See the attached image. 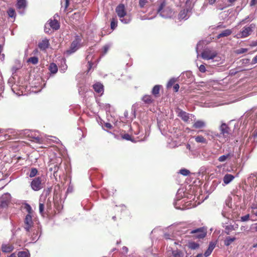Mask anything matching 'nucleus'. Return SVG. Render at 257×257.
Masks as SVG:
<instances>
[{
	"label": "nucleus",
	"instance_id": "nucleus-53",
	"mask_svg": "<svg viewBox=\"0 0 257 257\" xmlns=\"http://www.w3.org/2000/svg\"><path fill=\"white\" fill-rule=\"evenodd\" d=\"M179 88V85L178 84H176L173 87V89L175 92H177Z\"/></svg>",
	"mask_w": 257,
	"mask_h": 257
},
{
	"label": "nucleus",
	"instance_id": "nucleus-30",
	"mask_svg": "<svg viewBox=\"0 0 257 257\" xmlns=\"http://www.w3.org/2000/svg\"><path fill=\"white\" fill-rule=\"evenodd\" d=\"M160 87L161 85H156L153 87L152 89V93L156 97H157L159 94Z\"/></svg>",
	"mask_w": 257,
	"mask_h": 257
},
{
	"label": "nucleus",
	"instance_id": "nucleus-51",
	"mask_svg": "<svg viewBox=\"0 0 257 257\" xmlns=\"http://www.w3.org/2000/svg\"><path fill=\"white\" fill-rule=\"evenodd\" d=\"M199 71L202 73L206 71V68L204 65H201L199 67Z\"/></svg>",
	"mask_w": 257,
	"mask_h": 257
},
{
	"label": "nucleus",
	"instance_id": "nucleus-11",
	"mask_svg": "<svg viewBox=\"0 0 257 257\" xmlns=\"http://www.w3.org/2000/svg\"><path fill=\"white\" fill-rule=\"evenodd\" d=\"M220 131L221 132L220 135H222L224 138H226L229 135V128L225 123H222L220 126Z\"/></svg>",
	"mask_w": 257,
	"mask_h": 257
},
{
	"label": "nucleus",
	"instance_id": "nucleus-58",
	"mask_svg": "<svg viewBox=\"0 0 257 257\" xmlns=\"http://www.w3.org/2000/svg\"><path fill=\"white\" fill-rule=\"evenodd\" d=\"M257 63V55L253 58L252 60V64H255Z\"/></svg>",
	"mask_w": 257,
	"mask_h": 257
},
{
	"label": "nucleus",
	"instance_id": "nucleus-4",
	"mask_svg": "<svg viewBox=\"0 0 257 257\" xmlns=\"http://www.w3.org/2000/svg\"><path fill=\"white\" fill-rule=\"evenodd\" d=\"M11 195L9 193H4L0 197V214L4 209L7 208L11 203Z\"/></svg>",
	"mask_w": 257,
	"mask_h": 257
},
{
	"label": "nucleus",
	"instance_id": "nucleus-46",
	"mask_svg": "<svg viewBox=\"0 0 257 257\" xmlns=\"http://www.w3.org/2000/svg\"><path fill=\"white\" fill-rule=\"evenodd\" d=\"M249 218V215L246 214L244 216H241L240 218V220L243 222L246 221L248 220Z\"/></svg>",
	"mask_w": 257,
	"mask_h": 257
},
{
	"label": "nucleus",
	"instance_id": "nucleus-20",
	"mask_svg": "<svg viewBox=\"0 0 257 257\" xmlns=\"http://www.w3.org/2000/svg\"><path fill=\"white\" fill-rule=\"evenodd\" d=\"M254 19L253 15L250 14L245 18L242 20L238 24L239 25H243L248 22H251Z\"/></svg>",
	"mask_w": 257,
	"mask_h": 257
},
{
	"label": "nucleus",
	"instance_id": "nucleus-62",
	"mask_svg": "<svg viewBox=\"0 0 257 257\" xmlns=\"http://www.w3.org/2000/svg\"><path fill=\"white\" fill-rule=\"evenodd\" d=\"M122 249H123V250L124 251H125V252H127V250H128V248H127L126 247H125V246H123V247H122Z\"/></svg>",
	"mask_w": 257,
	"mask_h": 257
},
{
	"label": "nucleus",
	"instance_id": "nucleus-33",
	"mask_svg": "<svg viewBox=\"0 0 257 257\" xmlns=\"http://www.w3.org/2000/svg\"><path fill=\"white\" fill-rule=\"evenodd\" d=\"M188 245L189 248H190L192 249H197L199 247V246L198 243H197L195 242H194V241L189 242Z\"/></svg>",
	"mask_w": 257,
	"mask_h": 257
},
{
	"label": "nucleus",
	"instance_id": "nucleus-54",
	"mask_svg": "<svg viewBox=\"0 0 257 257\" xmlns=\"http://www.w3.org/2000/svg\"><path fill=\"white\" fill-rule=\"evenodd\" d=\"M252 228L256 232H257V223H254L252 225Z\"/></svg>",
	"mask_w": 257,
	"mask_h": 257
},
{
	"label": "nucleus",
	"instance_id": "nucleus-18",
	"mask_svg": "<svg viewBox=\"0 0 257 257\" xmlns=\"http://www.w3.org/2000/svg\"><path fill=\"white\" fill-rule=\"evenodd\" d=\"M234 178V176L229 174H226L224 175L223 178V181L224 185L228 184Z\"/></svg>",
	"mask_w": 257,
	"mask_h": 257
},
{
	"label": "nucleus",
	"instance_id": "nucleus-27",
	"mask_svg": "<svg viewBox=\"0 0 257 257\" xmlns=\"http://www.w3.org/2000/svg\"><path fill=\"white\" fill-rule=\"evenodd\" d=\"M215 247V244L213 243H210L209 244V247L207 250L204 252V256L206 257L208 256L212 252V250Z\"/></svg>",
	"mask_w": 257,
	"mask_h": 257
},
{
	"label": "nucleus",
	"instance_id": "nucleus-37",
	"mask_svg": "<svg viewBox=\"0 0 257 257\" xmlns=\"http://www.w3.org/2000/svg\"><path fill=\"white\" fill-rule=\"evenodd\" d=\"M38 170L36 168H32L29 174V177L31 178L34 177L37 174Z\"/></svg>",
	"mask_w": 257,
	"mask_h": 257
},
{
	"label": "nucleus",
	"instance_id": "nucleus-64",
	"mask_svg": "<svg viewBox=\"0 0 257 257\" xmlns=\"http://www.w3.org/2000/svg\"><path fill=\"white\" fill-rule=\"evenodd\" d=\"M236 0H228V2L231 4H233Z\"/></svg>",
	"mask_w": 257,
	"mask_h": 257
},
{
	"label": "nucleus",
	"instance_id": "nucleus-45",
	"mask_svg": "<svg viewBox=\"0 0 257 257\" xmlns=\"http://www.w3.org/2000/svg\"><path fill=\"white\" fill-rule=\"evenodd\" d=\"M247 51V49L246 48H240L236 50L237 54H242Z\"/></svg>",
	"mask_w": 257,
	"mask_h": 257
},
{
	"label": "nucleus",
	"instance_id": "nucleus-59",
	"mask_svg": "<svg viewBox=\"0 0 257 257\" xmlns=\"http://www.w3.org/2000/svg\"><path fill=\"white\" fill-rule=\"evenodd\" d=\"M105 126L108 128H111L112 127V125L110 123H106L105 124Z\"/></svg>",
	"mask_w": 257,
	"mask_h": 257
},
{
	"label": "nucleus",
	"instance_id": "nucleus-2",
	"mask_svg": "<svg viewBox=\"0 0 257 257\" xmlns=\"http://www.w3.org/2000/svg\"><path fill=\"white\" fill-rule=\"evenodd\" d=\"M115 12L121 23L126 24L131 21V16L127 13L123 4H119L115 8Z\"/></svg>",
	"mask_w": 257,
	"mask_h": 257
},
{
	"label": "nucleus",
	"instance_id": "nucleus-14",
	"mask_svg": "<svg viewBox=\"0 0 257 257\" xmlns=\"http://www.w3.org/2000/svg\"><path fill=\"white\" fill-rule=\"evenodd\" d=\"M49 46V40L44 39L39 42L38 46L39 48L42 50H45L48 48Z\"/></svg>",
	"mask_w": 257,
	"mask_h": 257
},
{
	"label": "nucleus",
	"instance_id": "nucleus-25",
	"mask_svg": "<svg viewBox=\"0 0 257 257\" xmlns=\"http://www.w3.org/2000/svg\"><path fill=\"white\" fill-rule=\"evenodd\" d=\"M204 132L205 135L208 136L209 138H211V139H214L215 137H220V135H219V134L210 131H205Z\"/></svg>",
	"mask_w": 257,
	"mask_h": 257
},
{
	"label": "nucleus",
	"instance_id": "nucleus-3",
	"mask_svg": "<svg viewBox=\"0 0 257 257\" xmlns=\"http://www.w3.org/2000/svg\"><path fill=\"white\" fill-rule=\"evenodd\" d=\"M256 25L254 23H251L248 25H246L243 27L241 31H240L236 35L237 38H244L249 36L253 30L255 29Z\"/></svg>",
	"mask_w": 257,
	"mask_h": 257
},
{
	"label": "nucleus",
	"instance_id": "nucleus-35",
	"mask_svg": "<svg viewBox=\"0 0 257 257\" xmlns=\"http://www.w3.org/2000/svg\"><path fill=\"white\" fill-rule=\"evenodd\" d=\"M173 255L174 257H183L184 253L179 250H176L173 251Z\"/></svg>",
	"mask_w": 257,
	"mask_h": 257
},
{
	"label": "nucleus",
	"instance_id": "nucleus-28",
	"mask_svg": "<svg viewBox=\"0 0 257 257\" xmlns=\"http://www.w3.org/2000/svg\"><path fill=\"white\" fill-rule=\"evenodd\" d=\"M194 138H195V141L197 143H204V144L207 143V141H206V139L204 138L202 136H197L196 137H195Z\"/></svg>",
	"mask_w": 257,
	"mask_h": 257
},
{
	"label": "nucleus",
	"instance_id": "nucleus-22",
	"mask_svg": "<svg viewBox=\"0 0 257 257\" xmlns=\"http://www.w3.org/2000/svg\"><path fill=\"white\" fill-rule=\"evenodd\" d=\"M232 33V31L230 29H226L218 35L217 38L219 39L221 37H227Z\"/></svg>",
	"mask_w": 257,
	"mask_h": 257
},
{
	"label": "nucleus",
	"instance_id": "nucleus-26",
	"mask_svg": "<svg viewBox=\"0 0 257 257\" xmlns=\"http://www.w3.org/2000/svg\"><path fill=\"white\" fill-rule=\"evenodd\" d=\"M233 156V154L231 153L230 152H229L227 154L225 155H222L220 156L218 160L220 162H225L227 159L230 158Z\"/></svg>",
	"mask_w": 257,
	"mask_h": 257
},
{
	"label": "nucleus",
	"instance_id": "nucleus-7",
	"mask_svg": "<svg viewBox=\"0 0 257 257\" xmlns=\"http://www.w3.org/2000/svg\"><path fill=\"white\" fill-rule=\"evenodd\" d=\"M31 188L35 191H39L43 188V183L42 182V179L41 177H38L35 178L32 180L31 183Z\"/></svg>",
	"mask_w": 257,
	"mask_h": 257
},
{
	"label": "nucleus",
	"instance_id": "nucleus-42",
	"mask_svg": "<svg viewBox=\"0 0 257 257\" xmlns=\"http://www.w3.org/2000/svg\"><path fill=\"white\" fill-rule=\"evenodd\" d=\"M148 3V0H140L139 5L141 8H143Z\"/></svg>",
	"mask_w": 257,
	"mask_h": 257
},
{
	"label": "nucleus",
	"instance_id": "nucleus-49",
	"mask_svg": "<svg viewBox=\"0 0 257 257\" xmlns=\"http://www.w3.org/2000/svg\"><path fill=\"white\" fill-rule=\"evenodd\" d=\"M122 139H125L127 141H132L131 140V137L128 134H124L122 137Z\"/></svg>",
	"mask_w": 257,
	"mask_h": 257
},
{
	"label": "nucleus",
	"instance_id": "nucleus-41",
	"mask_svg": "<svg viewBox=\"0 0 257 257\" xmlns=\"http://www.w3.org/2000/svg\"><path fill=\"white\" fill-rule=\"evenodd\" d=\"M8 13L9 17H10L11 18L14 17L15 16V12L12 9H10L8 11Z\"/></svg>",
	"mask_w": 257,
	"mask_h": 257
},
{
	"label": "nucleus",
	"instance_id": "nucleus-31",
	"mask_svg": "<svg viewBox=\"0 0 257 257\" xmlns=\"http://www.w3.org/2000/svg\"><path fill=\"white\" fill-rule=\"evenodd\" d=\"M61 162H62L61 159L59 158L58 160V162L57 163V164L54 165V168H53L52 167H51V168H50L49 170L51 171H53L54 174L56 173L59 169V165H60L61 164Z\"/></svg>",
	"mask_w": 257,
	"mask_h": 257
},
{
	"label": "nucleus",
	"instance_id": "nucleus-19",
	"mask_svg": "<svg viewBox=\"0 0 257 257\" xmlns=\"http://www.w3.org/2000/svg\"><path fill=\"white\" fill-rule=\"evenodd\" d=\"M14 249V246L10 244H4L2 245V249L4 252H10Z\"/></svg>",
	"mask_w": 257,
	"mask_h": 257
},
{
	"label": "nucleus",
	"instance_id": "nucleus-61",
	"mask_svg": "<svg viewBox=\"0 0 257 257\" xmlns=\"http://www.w3.org/2000/svg\"><path fill=\"white\" fill-rule=\"evenodd\" d=\"M251 46H257V40L256 41H253L252 42Z\"/></svg>",
	"mask_w": 257,
	"mask_h": 257
},
{
	"label": "nucleus",
	"instance_id": "nucleus-6",
	"mask_svg": "<svg viewBox=\"0 0 257 257\" xmlns=\"http://www.w3.org/2000/svg\"><path fill=\"white\" fill-rule=\"evenodd\" d=\"M166 3L165 2H162L159 6L157 9L158 13H159L162 17L165 18L171 17L172 14V12L171 9H168L167 13H165V11H163L165 8H166Z\"/></svg>",
	"mask_w": 257,
	"mask_h": 257
},
{
	"label": "nucleus",
	"instance_id": "nucleus-56",
	"mask_svg": "<svg viewBox=\"0 0 257 257\" xmlns=\"http://www.w3.org/2000/svg\"><path fill=\"white\" fill-rule=\"evenodd\" d=\"M257 3V0H251L250 5L251 6H254Z\"/></svg>",
	"mask_w": 257,
	"mask_h": 257
},
{
	"label": "nucleus",
	"instance_id": "nucleus-21",
	"mask_svg": "<svg viewBox=\"0 0 257 257\" xmlns=\"http://www.w3.org/2000/svg\"><path fill=\"white\" fill-rule=\"evenodd\" d=\"M178 116L185 122L188 121L189 118V114L183 111H180Z\"/></svg>",
	"mask_w": 257,
	"mask_h": 257
},
{
	"label": "nucleus",
	"instance_id": "nucleus-16",
	"mask_svg": "<svg viewBox=\"0 0 257 257\" xmlns=\"http://www.w3.org/2000/svg\"><path fill=\"white\" fill-rule=\"evenodd\" d=\"M51 28L54 30H57L59 29L60 25L57 20H50L47 24Z\"/></svg>",
	"mask_w": 257,
	"mask_h": 257
},
{
	"label": "nucleus",
	"instance_id": "nucleus-50",
	"mask_svg": "<svg viewBox=\"0 0 257 257\" xmlns=\"http://www.w3.org/2000/svg\"><path fill=\"white\" fill-rule=\"evenodd\" d=\"M32 141L35 142L36 143H40L41 141V139L39 137H35L33 138V140Z\"/></svg>",
	"mask_w": 257,
	"mask_h": 257
},
{
	"label": "nucleus",
	"instance_id": "nucleus-48",
	"mask_svg": "<svg viewBox=\"0 0 257 257\" xmlns=\"http://www.w3.org/2000/svg\"><path fill=\"white\" fill-rule=\"evenodd\" d=\"M37 233H34L33 235H32V240H37L38 238H39V236H38V230L36 231Z\"/></svg>",
	"mask_w": 257,
	"mask_h": 257
},
{
	"label": "nucleus",
	"instance_id": "nucleus-52",
	"mask_svg": "<svg viewBox=\"0 0 257 257\" xmlns=\"http://www.w3.org/2000/svg\"><path fill=\"white\" fill-rule=\"evenodd\" d=\"M64 8L65 10H66L68 7L69 6V0H64Z\"/></svg>",
	"mask_w": 257,
	"mask_h": 257
},
{
	"label": "nucleus",
	"instance_id": "nucleus-39",
	"mask_svg": "<svg viewBox=\"0 0 257 257\" xmlns=\"http://www.w3.org/2000/svg\"><path fill=\"white\" fill-rule=\"evenodd\" d=\"M176 81V79L175 78H171L170 79L169 82H168L167 84V87L168 88H169L172 87V86L175 83V82Z\"/></svg>",
	"mask_w": 257,
	"mask_h": 257
},
{
	"label": "nucleus",
	"instance_id": "nucleus-23",
	"mask_svg": "<svg viewBox=\"0 0 257 257\" xmlns=\"http://www.w3.org/2000/svg\"><path fill=\"white\" fill-rule=\"evenodd\" d=\"M236 239V238L235 237L227 236L224 241V245L225 246H228L229 245H230Z\"/></svg>",
	"mask_w": 257,
	"mask_h": 257
},
{
	"label": "nucleus",
	"instance_id": "nucleus-38",
	"mask_svg": "<svg viewBox=\"0 0 257 257\" xmlns=\"http://www.w3.org/2000/svg\"><path fill=\"white\" fill-rule=\"evenodd\" d=\"M18 257H30V253L28 251H20L18 253Z\"/></svg>",
	"mask_w": 257,
	"mask_h": 257
},
{
	"label": "nucleus",
	"instance_id": "nucleus-40",
	"mask_svg": "<svg viewBox=\"0 0 257 257\" xmlns=\"http://www.w3.org/2000/svg\"><path fill=\"white\" fill-rule=\"evenodd\" d=\"M180 173L183 176H186L190 174V171L186 169H183L180 170Z\"/></svg>",
	"mask_w": 257,
	"mask_h": 257
},
{
	"label": "nucleus",
	"instance_id": "nucleus-5",
	"mask_svg": "<svg viewBox=\"0 0 257 257\" xmlns=\"http://www.w3.org/2000/svg\"><path fill=\"white\" fill-rule=\"evenodd\" d=\"M81 39L79 36H76L75 40L72 42L70 49L66 51L68 54H71L76 51L80 47Z\"/></svg>",
	"mask_w": 257,
	"mask_h": 257
},
{
	"label": "nucleus",
	"instance_id": "nucleus-13",
	"mask_svg": "<svg viewBox=\"0 0 257 257\" xmlns=\"http://www.w3.org/2000/svg\"><path fill=\"white\" fill-rule=\"evenodd\" d=\"M206 122L202 120H197L195 121L193 124V127L196 129H201L206 127Z\"/></svg>",
	"mask_w": 257,
	"mask_h": 257
},
{
	"label": "nucleus",
	"instance_id": "nucleus-55",
	"mask_svg": "<svg viewBox=\"0 0 257 257\" xmlns=\"http://www.w3.org/2000/svg\"><path fill=\"white\" fill-rule=\"evenodd\" d=\"M109 49V47L108 46H105L103 47V54H105L107 53L108 50Z\"/></svg>",
	"mask_w": 257,
	"mask_h": 257
},
{
	"label": "nucleus",
	"instance_id": "nucleus-9",
	"mask_svg": "<svg viewBox=\"0 0 257 257\" xmlns=\"http://www.w3.org/2000/svg\"><path fill=\"white\" fill-rule=\"evenodd\" d=\"M190 233L192 234H195V236L198 238H202L206 235V232L202 228L192 230L191 231Z\"/></svg>",
	"mask_w": 257,
	"mask_h": 257
},
{
	"label": "nucleus",
	"instance_id": "nucleus-43",
	"mask_svg": "<svg viewBox=\"0 0 257 257\" xmlns=\"http://www.w3.org/2000/svg\"><path fill=\"white\" fill-rule=\"evenodd\" d=\"M39 212L41 214H43L44 210V205L43 203L40 202L39 206Z\"/></svg>",
	"mask_w": 257,
	"mask_h": 257
},
{
	"label": "nucleus",
	"instance_id": "nucleus-36",
	"mask_svg": "<svg viewBox=\"0 0 257 257\" xmlns=\"http://www.w3.org/2000/svg\"><path fill=\"white\" fill-rule=\"evenodd\" d=\"M28 62L31 63L33 64H37L38 63V58L35 56L30 57L28 59Z\"/></svg>",
	"mask_w": 257,
	"mask_h": 257
},
{
	"label": "nucleus",
	"instance_id": "nucleus-8",
	"mask_svg": "<svg viewBox=\"0 0 257 257\" xmlns=\"http://www.w3.org/2000/svg\"><path fill=\"white\" fill-rule=\"evenodd\" d=\"M33 222L32 216L30 214H27L25 219V228L27 231L30 230V228L33 225Z\"/></svg>",
	"mask_w": 257,
	"mask_h": 257
},
{
	"label": "nucleus",
	"instance_id": "nucleus-60",
	"mask_svg": "<svg viewBox=\"0 0 257 257\" xmlns=\"http://www.w3.org/2000/svg\"><path fill=\"white\" fill-rule=\"evenodd\" d=\"M208 3L210 5H213L216 2V0H208Z\"/></svg>",
	"mask_w": 257,
	"mask_h": 257
},
{
	"label": "nucleus",
	"instance_id": "nucleus-12",
	"mask_svg": "<svg viewBox=\"0 0 257 257\" xmlns=\"http://www.w3.org/2000/svg\"><path fill=\"white\" fill-rule=\"evenodd\" d=\"M238 227L237 224L234 223V224H229L224 226L225 233L229 235L232 231L236 230Z\"/></svg>",
	"mask_w": 257,
	"mask_h": 257
},
{
	"label": "nucleus",
	"instance_id": "nucleus-15",
	"mask_svg": "<svg viewBox=\"0 0 257 257\" xmlns=\"http://www.w3.org/2000/svg\"><path fill=\"white\" fill-rule=\"evenodd\" d=\"M95 91L100 95L103 93V86L100 83L97 82L93 85Z\"/></svg>",
	"mask_w": 257,
	"mask_h": 257
},
{
	"label": "nucleus",
	"instance_id": "nucleus-1",
	"mask_svg": "<svg viewBox=\"0 0 257 257\" xmlns=\"http://www.w3.org/2000/svg\"><path fill=\"white\" fill-rule=\"evenodd\" d=\"M201 57L204 60H211L212 62H217V64L222 63L221 56L216 51L213 49H206L202 52Z\"/></svg>",
	"mask_w": 257,
	"mask_h": 257
},
{
	"label": "nucleus",
	"instance_id": "nucleus-34",
	"mask_svg": "<svg viewBox=\"0 0 257 257\" xmlns=\"http://www.w3.org/2000/svg\"><path fill=\"white\" fill-rule=\"evenodd\" d=\"M117 26V20L116 18H112L111 20V29L114 30Z\"/></svg>",
	"mask_w": 257,
	"mask_h": 257
},
{
	"label": "nucleus",
	"instance_id": "nucleus-63",
	"mask_svg": "<svg viewBox=\"0 0 257 257\" xmlns=\"http://www.w3.org/2000/svg\"><path fill=\"white\" fill-rule=\"evenodd\" d=\"M186 148L189 150L191 149V146L189 144H187L186 145Z\"/></svg>",
	"mask_w": 257,
	"mask_h": 257
},
{
	"label": "nucleus",
	"instance_id": "nucleus-32",
	"mask_svg": "<svg viewBox=\"0 0 257 257\" xmlns=\"http://www.w3.org/2000/svg\"><path fill=\"white\" fill-rule=\"evenodd\" d=\"M142 99L146 103H148V104L151 103L153 101V100L151 96L148 95H145L143 97Z\"/></svg>",
	"mask_w": 257,
	"mask_h": 257
},
{
	"label": "nucleus",
	"instance_id": "nucleus-24",
	"mask_svg": "<svg viewBox=\"0 0 257 257\" xmlns=\"http://www.w3.org/2000/svg\"><path fill=\"white\" fill-rule=\"evenodd\" d=\"M26 7V0H17V7L18 9H24Z\"/></svg>",
	"mask_w": 257,
	"mask_h": 257
},
{
	"label": "nucleus",
	"instance_id": "nucleus-47",
	"mask_svg": "<svg viewBox=\"0 0 257 257\" xmlns=\"http://www.w3.org/2000/svg\"><path fill=\"white\" fill-rule=\"evenodd\" d=\"M91 59V57L90 55H88L86 57V60L88 61V65H89V69L92 67V63L90 62V60Z\"/></svg>",
	"mask_w": 257,
	"mask_h": 257
},
{
	"label": "nucleus",
	"instance_id": "nucleus-17",
	"mask_svg": "<svg viewBox=\"0 0 257 257\" xmlns=\"http://www.w3.org/2000/svg\"><path fill=\"white\" fill-rule=\"evenodd\" d=\"M189 18V15L188 14V10H183L180 11L178 15V19L179 20H187Z\"/></svg>",
	"mask_w": 257,
	"mask_h": 257
},
{
	"label": "nucleus",
	"instance_id": "nucleus-10",
	"mask_svg": "<svg viewBox=\"0 0 257 257\" xmlns=\"http://www.w3.org/2000/svg\"><path fill=\"white\" fill-rule=\"evenodd\" d=\"M185 202L184 200H182L179 196H177L174 202V207L178 209H183L185 207H184V204Z\"/></svg>",
	"mask_w": 257,
	"mask_h": 257
},
{
	"label": "nucleus",
	"instance_id": "nucleus-29",
	"mask_svg": "<svg viewBox=\"0 0 257 257\" xmlns=\"http://www.w3.org/2000/svg\"><path fill=\"white\" fill-rule=\"evenodd\" d=\"M49 70L52 74H55L58 71L57 65L55 63H51L49 66Z\"/></svg>",
	"mask_w": 257,
	"mask_h": 257
},
{
	"label": "nucleus",
	"instance_id": "nucleus-44",
	"mask_svg": "<svg viewBox=\"0 0 257 257\" xmlns=\"http://www.w3.org/2000/svg\"><path fill=\"white\" fill-rule=\"evenodd\" d=\"M25 208H26V210L28 211V212L29 213L28 214L31 215V214L32 212V209L31 206L30 205H29L28 204H26V206H25Z\"/></svg>",
	"mask_w": 257,
	"mask_h": 257
},
{
	"label": "nucleus",
	"instance_id": "nucleus-57",
	"mask_svg": "<svg viewBox=\"0 0 257 257\" xmlns=\"http://www.w3.org/2000/svg\"><path fill=\"white\" fill-rule=\"evenodd\" d=\"M19 68H17L16 67H14V66L12 68V71L13 73L14 74V73H16Z\"/></svg>",
	"mask_w": 257,
	"mask_h": 257
}]
</instances>
